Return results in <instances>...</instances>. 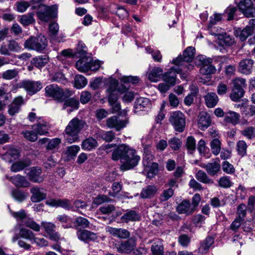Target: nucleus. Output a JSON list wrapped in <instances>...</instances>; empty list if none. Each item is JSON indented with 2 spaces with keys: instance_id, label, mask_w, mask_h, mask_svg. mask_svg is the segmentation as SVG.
<instances>
[{
  "instance_id": "1",
  "label": "nucleus",
  "mask_w": 255,
  "mask_h": 255,
  "mask_svg": "<svg viewBox=\"0 0 255 255\" xmlns=\"http://www.w3.org/2000/svg\"><path fill=\"white\" fill-rule=\"evenodd\" d=\"M112 158L114 160L120 159L121 162V170L126 171L132 169L137 165L140 156L136 154L134 149L126 144H121L117 147L113 151Z\"/></svg>"
},
{
  "instance_id": "2",
  "label": "nucleus",
  "mask_w": 255,
  "mask_h": 255,
  "mask_svg": "<svg viewBox=\"0 0 255 255\" xmlns=\"http://www.w3.org/2000/svg\"><path fill=\"white\" fill-rule=\"evenodd\" d=\"M127 90L124 84L119 85L118 81L115 79H111L109 87L107 90L108 100L112 108V112L116 113L121 109L120 104L118 102L119 94H122Z\"/></svg>"
},
{
  "instance_id": "3",
  "label": "nucleus",
  "mask_w": 255,
  "mask_h": 255,
  "mask_svg": "<svg viewBox=\"0 0 255 255\" xmlns=\"http://www.w3.org/2000/svg\"><path fill=\"white\" fill-rule=\"evenodd\" d=\"M85 125L84 121L77 118L71 120L65 129L64 137L66 141L69 143H72L78 140L79 133Z\"/></svg>"
},
{
  "instance_id": "4",
  "label": "nucleus",
  "mask_w": 255,
  "mask_h": 255,
  "mask_svg": "<svg viewBox=\"0 0 255 255\" xmlns=\"http://www.w3.org/2000/svg\"><path fill=\"white\" fill-rule=\"evenodd\" d=\"M195 49L193 47L189 46L184 50L182 56H178L172 60V63L180 67L185 72L193 69L194 65L190 64L189 62L193 60L195 56Z\"/></svg>"
},
{
  "instance_id": "5",
  "label": "nucleus",
  "mask_w": 255,
  "mask_h": 255,
  "mask_svg": "<svg viewBox=\"0 0 255 255\" xmlns=\"http://www.w3.org/2000/svg\"><path fill=\"white\" fill-rule=\"evenodd\" d=\"M47 46V40L46 37L40 34L38 36H31L25 40L24 43L25 48L29 50L42 52Z\"/></svg>"
},
{
  "instance_id": "6",
  "label": "nucleus",
  "mask_w": 255,
  "mask_h": 255,
  "mask_svg": "<svg viewBox=\"0 0 255 255\" xmlns=\"http://www.w3.org/2000/svg\"><path fill=\"white\" fill-rule=\"evenodd\" d=\"M45 94L47 97H51L59 102H62L67 95H71L70 91H64L63 89L56 84H50L45 88Z\"/></svg>"
},
{
  "instance_id": "7",
  "label": "nucleus",
  "mask_w": 255,
  "mask_h": 255,
  "mask_svg": "<svg viewBox=\"0 0 255 255\" xmlns=\"http://www.w3.org/2000/svg\"><path fill=\"white\" fill-rule=\"evenodd\" d=\"M10 213L17 221H21L23 223V225L29 228L34 231H40L41 228L40 225L35 222L33 219L28 218L24 210H21L18 212H12L10 211Z\"/></svg>"
},
{
  "instance_id": "8",
  "label": "nucleus",
  "mask_w": 255,
  "mask_h": 255,
  "mask_svg": "<svg viewBox=\"0 0 255 255\" xmlns=\"http://www.w3.org/2000/svg\"><path fill=\"white\" fill-rule=\"evenodd\" d=\"M0 155L2 159L11 163L20 156L19 150L12 145H5L0 149Z\"/></svg>"
},
{
  "instance_id": "9",
  "label": "nucleus",
  "mask_w": 255,
  "mask_h": 255,
  "mask_svg": "<svg viewBox=\"0 0 255 255\" xmlns=\"http://www.w3.org/2000/svg\"><path fill=\"white\" fill-rule=\"evenodd\" d=\"M57 7L56 5L48 6L41 5L36 14L38 18L44 22H47L56 16Z\"/></svg>"
},
{
  "instance_id": "10",
  "label": "nucleus",
  "mask_w": 255,
  "mask_h": 255,
  "mask_svg": "<svg viewBox=\"0 0 255 255\" xmlns=\"http://www.w3.org/2000/svg\"><path fill=\"white\" fill-rule=\"evenodd\" d=\"M16 88H23L30 95H33L42 88L41 84L38 81L24 80L17 83Z\"/></svg>"
},
{
  "instance_id": "11",
  "label": "nucleus",
  "mask_w": 255,
  "mask_h": 255,
  "mask_svg": "<svg viewBox=\"0 0 255 255\" xmlns=\"http://www.w3.org/2000/svg\"><path fill=\"white\" fill-rule=\"evenodd\" d=\"M170 123L173 125L175 130L182 132L185 126V118L184 114L179 112L176 111L172 113L169 119Z\"/></svg>"
},
{
  "instance_id": "12",
  "label": "nucleus",
  "mask_w": 255,
  "mask_h": 255,
  "mask_svg": "<svg viewBox=\"0 0 255 255\" xmlns=\"http://www.w3.org/2000/svg\"><path fill=\"white\" fill-rule=\"evenodd\" d=\"M198 60L200 62L199 64L202 65L200 69V72L201 74L208 76L215 73L216 68L211 65L213 61L212 59L201 56L199 57Z\"/></svg>"
},
{
  "instance_id": "13",
  "label": "nucleus",
  "mask_w": 255,
  "mask_h": 255,
  "mask_svg": "<svg viewBox=\"0 0 255 255\" xmlns=\"http://www.w3.org/2000/svg\"><path fill=\"white\" fill-rule=\"evenodd\" d=\"M238 7L247 17L255 16V8L252 0H241L238 4Z\"/></svg>"
},
{
  "instance_id": "14",
  "label": "nucleus",
  "mask_w": 255,
  "mask_h": 255,
  "mask_svg": "<svg viewBox=\"0 0 255 255\" xmlns=\"http://www.w3.org/2000/svg\"><path fill=\"white\" fill-rule=\"evenodd\" d=\"M185 72L180 67L175 65L170 68V71L163 75V80L170 86H174L176 83V73Z\"/></svg>"
},
{
  "instance_id": "15",
  "label": "nucleus",
  "mask_w": 255,
  "mask_h": 255,
  "mask_svg": "<svg viewBox=\"0 0 255 255\" xmlns=\"http://www.w3.org/2000/svg\"><path fill=\"white\" fill-rule=\"evenodd\" d=\"M24 101L22 96L15 97L11 104L8 106V114L10 116H13L19 113L21 107L24 105Z\"/></svg>"
},
{
  "instance_id": "16",
  "label": "nucleus",
  "mask_w": 255,
  "mask_h": 255,
  "mask_svg": "<svg viewBox=\"0 0 255 255\" xmlns=\"http://www.w3.org/2000/svg\"><path fill=\"white\" fill-rule=\"evenodd\" d=\"M136 246V240L132 237L127 241L122 242L117 245V250L120 253H128L132 251Z\"/></svg>"
},
{
  "instance_id": "17",
  "label": "nucleus",
  "mask_w": 255,
  "mask_h": 255,
  "mask_svg": "<svg viewBox=\"0 0 255 255\" xmlns=\"http://www.w3.org/2000/svg\"><path fill=\"white\" fill-rule=\"evenodd\" d=\"M127 124V120H120L116 116L112 117L107 120L108 127L110 128H115L117 131H119L125 128Z\"/></svg>"
},
{
  "instance_id": "18",
  "label": "nucleus",
  "mask_w": 255,
  "mask_h": 255,
  "mask_svg": "<svg viewBox=\"0 0 255 255\" xmlns=\"http://www.w3.org/2000/svg\"><path fill=\"white\" fill-rule=\"evenodd\" d=\"M77 236L80 240L85 242H94L98 239V236L96 233L87 230H78Z\"/></svg>"
},
{
  "instance_id": "19",
  "label": "nucleus",
  "mask_w": 255,
  "mask_h": 255,
  "mask_svg": "<svg viewBox=\"0 0 255 255\" xmlns=\"http://www.w3.org/2000/svg\"><path fill=\"white\" fill-rule=\"evenodd\" d=\"M30 192L32 194L30 198L31 201L33 203L40 202L46 197L45 190L43 188L36 186L30 189Z\"/></svg>"
},
{
  "instance_id": "20",
  "label": "nucleus",
  "mask_w": 255,
  "mask_h": 255,
  "mask_svg": "<svg viewBox=\"0 0 255 255\" xmlns=\"http://www.w3.org/2000/svg\"><path fill=\"white\" fill-rule=\"evenodd\" d=\"M38 123L32 126V128L36 133L39 135H44L48 132L50 128L49 124L41 120V118H38L37 120Z\"/></svg>"
},
{
  "instance_id": "21",
  "label": "nucleus",
  "mask_w": 255,
  "mask_h": 255,
  "mask_svg": "<svg viewBox=\"0 0 255 255\" xmlns=\"http://www.w3.org/2000/svg\"><path fill=\"white\" fill-rule=\"evenodd\" d=\"M5 177L17 187H28L30 185L25 177L19 174L11 177L6 175Z\"/></svg>"
},
{
  "instance_id": "22",
  "label": "nucleus",
  "mask_w": 255,
  "mask_h": 255,
  "mask_svg": "<svg viewBox=\"0 0 255 255\" xmlns=\"http://www.w3.org/2000/svg\"><path fill=\"white\" fill-rule=\"evenodd\" d=\"M198 127L202 130L207 128L211 124V119L209 114L205 112H201L198 116Z\"/></svg>"
},
{
  "instance_id": "23",
  "label": "nucleus",
  "mask_w": 255,
  "mask_h": 255,
  "mask_svg": "<svg viewBox=\"0 0 255 255\" xmlns=\"http://www.w3.org/2000/svg\"><path fill=\"white\" fill-rule=\"evenodd\" d=\"M76 63V67L78 71L82 72H87L90 70L89 64L91 61V57L82 56Z\"/></svg>"
},
{
  "instance_id": "24",
  "label": "nucleus",
  "mask_w": 255,
  "mask_h": 255,
  "mask_svg": "<svg viewBox=\"0 0 255 255\" xmlns=\"http://www.w3.org/2000/svg\"><path fill=\"white\" fill-rule=\"evenodd\" d=\"M177 211L179 214H186L189 215L194 212V207H192L189 200H183L177 207Z\"/></svg>"
},
{
  "instance_id": "25",
  "label": "nucleus",
  "mask_w": 255,
  "mask_h": 255,
  "mask_svg": "<svg viewBox=\"0 0 255 255\" xmlns=\"http://www.w3.org/2000/svg\"><path fill=\"white\" fill-rule=\"evenodd\" d=\"M254 61L251 59H245L240 62L239 70L244 74H249L251 73Z\"/></svg>"
},
{
  "instance_id": "26",
  "label": "nucleus",
  "mask_w": 255,
  "mask_h": 255,
  "mask_svg": "<svg viewBox=\"0 0 255 255\" xmlns=\"http://www.w3.org/2000/svg\"><path fill=\"white\" fill-rule=\"evenodd\" d=\"M47 205L51 207H61L65 209H69L70 207V202L65 199H49L46 201Z\"/></svg>"
},
{
  "instance_id": "27",
  "label": "nucleus",
  "mask_w": 255,
  "mask_h": 255,
  "mask_svg": "<svg viewBox=\"0 0 255 255\" xmlns=\"http://www.w3.org/2000/svg\"><path fill=\"white\" fill-rule=\"evenodd\" d=\"M157 188L154 185H148L144 187L140 194L143 199L152 198L156 193Z\"/></svg>"
},
{
  "instance_id": "28",
  "label": "nucleus",
  "mask_w": 255,
  "mask_h": 255,
  "mask_svg": "<svg viewBox=\"0 0 255 255\" xmlns=\"http://www.w3.org/2000/svg\"><path fill=\"white\" fill-rule=\"evenodd\" d=\"M240 117L239 113L230 111L225 114L224 121L226 123L236 125L239 123Z\"/></svg>"
},
{
  "instance_id": "29",
  "label": "nucleus",
  "mask_w": 255,
  "mask_h": 255,
  "mask_svg": "<svg viewBox=\"0 0 255 255\" xmlns=\"http://www.w3.org/2000/svg\"><path fill=\"white\" fill-rule=\"evenodd\" d=\"M253 28L250 27H246L243 29L239 28L235 31V35L239 37L241 41H244L253 33Z\"/></svg>"
},
{
  "instance_id": "30",
  "label": "nucleus",
  "mask_w": 255,
  "mask_h": 255,
  "mask_svg": "<svg viewBox=\"0 0 255 255\" xmlns=\"http://www.w3.org/2000/svg\"><path fill=\"white\" fill-rule=\"evenodd\" d=\"M41 170L39 167H33L28 173L30 180L34 182L40 183L43 181V179L40 176Z\"/></svg>"
},
{
  "instance_id": "31",
  "label": "nucleus",
  "mask_w": 255,
  "mask_h": 255,
  "mask_svg": "<svg viewBox=\"0 0 255 255\" xmlns=\"http://www.w3.org/2000/svg\"><path fill=\"white\" fill-rule=\"evenodd\" d=\"M202 167L205 168L207 173L211 176L216 175L221 168L220 164L215 161L204 164Z\"/></svg>"
},
{
  "instance_id": "32",
  "label": "nucleus",
  "mask_w": 255,
  "mask_h": 255,
  "mask_svg": "<svg viewBox=\"0 0 255 255\" xmlns=\"http://www.w3.org/2000/svg\"><path fill=\"white\" fill-rule=\"evenodd\" d=\"M206 106L210 108L214 107L217 104L219 99L215 93H208L204 97Z\"/></svg>"
},
{
  "instance_id": "33",
  "label": "nucleus",
  "mask_w": 255,
  "mask_h": 255,
  "mask_svg": "<svg viewBox=\"0 0 255 255\" xmlns=\"http://www.w3.org/2000/svg\"><path fill=\"white\" fill-rule=\"evenodd\" d=\"M98 146L97 140L92 137H89L85 139L81 144V147L85 150L90 151Z\"/></svg>"
},
{
  "instance_id": "34",
  "label": "nucleus",
  "mask_w": 255,
  "mask_h": 255,
  "mask_svg": "<svg viewBox=\"0 0 255 255\" xmlns=\"http://www.w3.org/2000/svg\"><path fill=\"white\" fill-rule=\"evenodd\" d=\"M61 143V139L58 137L53 138L50 139L46 146V149L51 151L54 153L58 151L59 148V145Z\"/></svg>"
},
{
  "instance_id": "35",
  "label": "nucleus",
  "mask_w": 255,
  "mask_h": 255,
  "mask_svg": "<svg viewBox=\"0 0 255 255\" xmlns=\"http://www.w3.org/2000/svg\"><path fill=\"white\" fill-rule=\"evenodd\" d=\"M163 70L160 67H154L148 74L149 80L153 82L158 81L160 76L162 75Z\"/></svg>"
},
{
  "instance_id": "36",
  "label": "nucleus",
  "mask_w": 255,
  "mask_h": 255,
  "mask_svg": "<svg viewBox=\"0 0 255 255\" xmlns=\"http://www.w3.org/2000/svg\"><path fill=\"white\" fill-rule=\"evenodd\" d=\"M29 165V162L25 160H20L12 164L10 170L13 172H17L24 169Z\"/></svg>"
},
{
  "instance_id": "37",
  "label": "nucleus",
  "mask_w": 255,
  "mask_h": 255,
  "mask_svg": "<svg viewBox=\"0 0 255 255\" xmlns=\"http://www.w3.org/2000/svg\"><path fill=\"white\" fill-rule=\"evenodd\" d=\"M79 101L75 98H70L66 100L63 105V108L65 109L67 107H70L68 112H71L75 110H77L79 108Z\"/></svg>"
},
{
  "instance_id": "38",
  "label": "nucleus",
  "mask_w": 255,
  "mask_h": 255,
  "mask_svg": "<svg viewBox=\"0 0 255 255\" xmlns=\"http://www.w3.org/2000/svg\"><path fill=\"white\" fill-rule=\"evenodd\" d=\"M238 107H240L243 114L248 117H251L255 115V106L253 105L245 106L243 104L238 105Z\"/></svg>"
},
{
  "instance_id": "39",
  "label": "nucleus",
  "mask_w": 255,
  "mask_h": 255,
  "mask_svg": "<svg viewBox=\"0 0 255 255\" xmlns=\"http://www.w3.org/2000/svg\"><path fill=\"white\" fill-rule=\"evenodd\" d=\"M214 243V239L212 237H208L206 238L201 244V246L199 249V252L201 253H207L210 247Z\"/></svg>"
},
{
  "instance_id": "40",
  "label": "nucleus",
  "mask_w": 255,
  "mask_h": 255,
  "mask_svg": "<svg viewBox=\"0 0 255 255\" xmlns=\"http://www.w3.org/2000/svg\"><path fill=\"white\" fill-rule=\"evenodd\" d=\"M48 62V58L46 55L40 56L35 57L32 60V63L37 68L44 67Z\"/></svg>"
},
{
  "instance_id": "41",
  "label": "nucleus",
  "mask_w": 255,
  "mask_h": 255,
  "mask_svg": "<svg viewBox=\"0 0 255 255\" xmlns=\"http://www.w3.org/2000/svg\"><path fill=\"white\" fill-rule=\"evenodd\" d=\"M149 104L150 101L148 99L140 97L136 100L134 108L140 111H142L144 108L147 107Z\"/></svg>"
},
{
  "instance_id": "42",
  "label": "nucleus",
  "mask_w": 255,
  "mask_h": 255,
  "mask_svg": "<svg viewBox=\"0 0 255 255\" xmlns=\"http://www.w3.org/2000/svg\"><path fill=\"white\" fill-rule=\"evenodd\" d=\"M151 251L153 255H163V247L162 242L158 240L151 247Z\"/></svg>"
},
{
  "instance_id": "43",
  "label": "nucleus",
  "mask_w": 255,
  "mask_h": 255,
  "mask_svg": "<svg viewBox=\"0 0 255 255\" xmlns=\"http://www.w3.org/2000/svg\"><path fill=\"white\" fill-rule=\"evenodd\" d=\"M17 69H9L3 72L2 74V78L5 80H10L16 78L19 74Z\"/></svg>"
},
{
  "instance_id": "44",
  "label": "nucleus",
  "mask_w": 255,
  "mask_h": 255,
  "mask_svg": "<svg viewBox=\"0 0 255 255\" xmlns=\"http://www.w3.org/2000/svg\"><path fill=\"white\" fill-rule=\"evenodd\" d=\"M210 147L212 152L217 155L219 154L221 148V142L218 138L213 139L210 143Z\"/></svg>"
},
{
  "instance_id": "45",
  "label": "nucleus",
  "mask_w": 255,
  "mask_h": 255,
  "mask_svg": "<svg viewBox=\"0 0 255 255\" xmlns=\"http://www.w3.org/2000/svg\"><path fill=\"white\" fill-rule=\"evenodd\" d=\"M122 219L126 222L129 221H135L138 220L139 216L134 211H129L125 214L122 217Z\"/></svg>"
},
{
  "instance_id": "46",
  "label": "nucleus",
  "mask_w": 255,
  "mask_h": 255,
  "mask_svg": "<svg viewBox=\"0 0 255 255\" xmlns=\"http://www.w3.org/2000/svg\"><path fill=\"white\" fill-rule=\"evenodd\" d=\"M57 219L62 224L64 228H69L72 227V220L69 217L65 215H59Z\"/></svg>"
},
{
  "instance_id": "47",
  "label": "nucleus",
  "mask_w": 255,
  "mask_h": 255,
  "mask_svg": "<svg viewBox=\"0 0 255 255\" xmlns=\"http://www.w3.org/2000/svg\"><path fill=\"white\" fill-rule=\"evenodd\" d=\"M33 15V13L22 15L20 16L19 21L23 26L28 25L35 21Z\"/></svg>"
},
{
  "instance_id": "48",
  "label": "nucleus",
  "mask_w": 255,
  "mask_h": 255,
  "mask_svg": "<svg viewBox=\"0 0 255 255\" xmlns=\"http://www.w3.org/2000/svg\"><path fill=\"white\" fill-rule=\"evenodd\" d=\"M87 84V80L86 78L81 75H77L75 76L74 79V85L77 89L84 88Z\"/></svg>"
},
{
  "instance_id": "49",
  "label": "nucleus",
  "mask_w": 255,
  "mask_h": 255,
  "mask_svg": "<svg viewBox=\"0 0 255 255\" xmlns=\"http://www.w3.org/2000/svg\"><path fill=\"white\" fill-rule=\"evenodd\" d=\"M19 235L22 238L29 240L31 243L35 237V234L32 231L25 228L20 229Z\"/></svg>"
},
{
  "instance_id": "50",
  "label": "nucleus",
  "mask_w": 255,
  "mask_h": 255,
  "mask_svg": "<svg viewBox=\"0 0 255 255\" xmlns=\"http://www.w3.org/2000/svg\"><path fill=\"white\" fill-rule=\"evenodd\" d=\"M195 177L198 181L203 183L210 184L213 183L212 180L210 179L206 173L202 170H199L196 174Z\"/></svg>"
},
{
  "instance_id": "51",
  "label": "nucleus",
  "mask_w": 255,
  "mask_h": 255,
  "mask_svg": "<svg viewBox=\"0 0 255 255\" xmlns=\"http://www.w3.org/2000/svg\"><path fill=\"white\" fill-rule=\"evenodd\" d=\"M74 224L76 228L78 227L87 228L89 227L90 225L89 221L87 219L82 217H77L74 222Z\"/></svg>"
},
{
  "instance_id": "52",
  "label": "nucleus",
  "mask_w": 255,
  "mask_h": 255,
  "mask_svg": "<svg viewBox=\"0 0 255 255\" xmlns=\"http://www.w3.org/2000/svg\"><path fill=\"white\" fill-rule=\"evenodd\" d=\"M244 89L233 88L230 98L232 101L237 102L244 96Z\"/></svg>"
},
{
  "instance_id": "53",
  "label": "nucleus",
  "mask_w": 255,
  "mask_h": 255,
  "mask_svg": "<svg viewBox=\"0 0 255 255\" xmlns=\"http://www.w3.org/2000/svg\"><path fill=\"white\" fill-rule=\"evenodd\" d=\"M247 144L244 140H239L237 143V150L239 155L244 156L247 154Z\"/></svg>"
},
{
  "instance_id": "54",
  "label": "nucleus",
  "mask_w": 255,
  "mask_h": 255,
  "mask_svg": "<svg viewBox=\"0 0 255 255\" xmlns=\"http://www.w3.org/2000/svg\"><path fill=\"white\" fill-rule=\"evenodd\" d=\"M99 136L107 142L112 141L115 138V133L112 131H102L98 133Z\"/></svg>"
},
{
  "instance_id": "55",
  "label": "nucleus",
  "mask_w": 255,
  "mask_h": 255,
  "mask_svg": "<svg viewBox=\"0 0 255 255\" xmlns=\"http://www.w3.org/2000/svg\"><path fill=\"white\" fill-rule=\"evenodd\" d=\"M21 134L24 138L31 142H34L37 139V134L33 129L32 130H23Z\"/></svg>"
},
{
  "instance_id": "56",
  "label": "nucleus",
  "mask_w": 255,
  "mask_h": 255,
  "mask_svg": "<svg viewBox=\"0 0 255 255\" xmlns=\"http://www.w3.org/2000/svg\"><path fill=\"white\" fill-rule=\"evenodd\" d=\"M11 194L16 200L20 202L24 200L27 196V194L25 192L17 189L12 191Z\"/></svg>"
},
{
  "instance_id": "57",
  "label": "nucleus",
  "mask_w": 255,
  "mask_h": 255,
  "mask_svg": "<svg viewBox=\"0 0 255 255\" xmlns=\"http://www.w3.org/2000/svg\"><path fill=\"white\" fill-rule=\"evenodd\" d=\"M223 171L228 174H233L235 172V168L233 165L228 161H224L222 164Z\"/></svg>"
},
{
  "instance_id": "58",
  "label": "nucleus",
  "mask_w": 255,
  "mask_h": 255,
  "mask_svg": "<svg viewBox=\"0 0 255 255\" xmlns=\"http://www.w3.org/2000/svg\"><path fill=\"white\" fill-rule=\"evenodd\" d=\"M158 165L157 163L153 162L150 164L149 167H145L147 171V176L151 178L153 177L158 172Z\"/></svg>"
},
{
  "instance_id": "59",
  "label": "nucleus",
  "mask_w": 255,
  "mask_h": 255,
  "mask_svg": "<svg viewBox=\"0 0 255 255\" xmlns=\"http://www.w3.org/2000/svg\"><path fill=\"white\" fill-rule=\"evenodd\" d=\"M121 82L124 84L131 83L132 84H135L139 82V79L137 76H123L121 78H119Z\"/></svg>"
},
{
  "instance_id": "60",
  "label": "nucleus",
  "mask_w": 255,
  "mask_h": 255,
  "mask_svg": "<svg viewBox=\"0 0 255 255\" xmlns=\"http://www.w3.org/2000/svg\"><path fill=\"white\" fill-rule=\"evenodd\" d=\"M218 183L220 187L224 188H229L232 184L230 177L227 176L221 177L218 181Z\"/></svg>"
},
{
  "instance_id": "61",
  "label": "nucleus",
  "mask_w": 255,
  "mask_h": 255,
  "mask_svg": "<svg viewBox=\"0 0 255 255\" xmlns=\"http://www.w3.org/2000/svg\"><path fill=\"white\" fill-rule=\"evenodd\" d=\"M8 49L10 52H19L21 51V46L15 40H9L8 43Z\"/></svg>"
},
{
  "instance_id": "62",
  "label": "nucleus",
  "mask_w": 255,
  "mask_h": 255,
  "mask_svg": "<svg viewBox=\"0 0 255 255\" xmlns=\"http://www.w3.org/2000/svg\"><path fill=\"white\" fill-rule=\"evenodd\" d=\"M238 218L244 220L247 214V206L244 204L239 205L237 208Z\"/></svg>"
},
{
  "instance_id": "63",
  "label": "nucleus",
  "mask_w": 255,
  "mask_h": 255,
  "mask_svg": "<svg viewBox=\"0 0 255 255\" xmlns=\"http://www.w3.org/2000/svg\"><path fill=\"white\" fill-rule=\"evenodd\" d=\"M181 140L176 137L171 138L168 141L170 147L174 150L179 149L181 145Z\"/></svg>"
},
{
  "instance_id": "64",
  "label": "nucleus",
  "mask_w": 255,
  "mask_h": 255,
  "mask_svg": "<svg viewBox=\"0 0 255 255\" xmlns=\"http://www.w3.org/2000/svg\"><path fill=\"white\" fill-rule=\"evenodd\" d=\"M29 6V3L25 1H18L15 4L16 9L19 12H24Z\"/></svg>"
}]
</instances>
